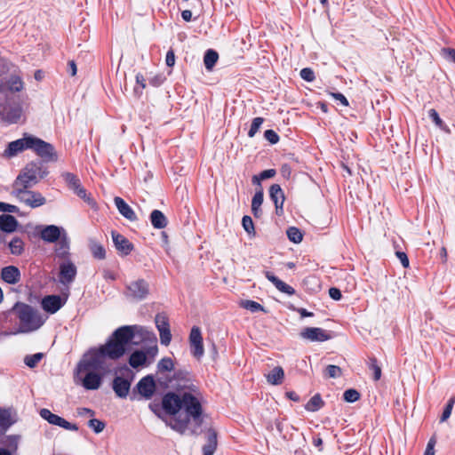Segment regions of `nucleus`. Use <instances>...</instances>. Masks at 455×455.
Returning a JSON list of instances; mask_svg holds the SVG:
<instances>
[{
    "label": "nucleus",
    "instance_id": "f257e3e1",
    "mask_svg": "<svg viewBox=\"0 0 455 455\" xmlns=\"http://www.w3.org/2000/svg\"><path fill=\"white\" fill-rule=\"evenodd\" d=\"M141 330V327L137 325L120 327L105 345L86 352L76 367L75 383L86 390L99 389L103 378L110 371L109 361L124 355L135 334Z\"/></svg>",
    "mask_w": 455,
    "mask_h": 455
},
{
    "label": "nucleus",
    "instance_id": "f03ea898",
    "mask_svg": "<svg viewBox=\"0 0 455 455\" xmlns=\"http://www.w3.org/2000/svg\"><path fill=\"white\" fill-rule=\"evenodd\" d=\"M203 395L195 385L179 393L165 394L162 405L171 416L168 426L180 434H195L203 422Z\"/></svg>",
    "mask_w": 455,
    "mask_h": 455
},
{
    "label": "nucleus",
    "instance_id": "7ed1b4c3",
    "mask_svg": "<svg viewBox=\"0 0 455 455\" xmlns=\"http://www.w3.org/2000/svg\"><path fill=\"white\" fill-rule=\"evenodd\" d=\"M12 311L18 318L19 327L13 331L4 332L5 336L36 331L44 324L48 318L37 309L21 302L16 303Z\"/></svg>",
    "mask_w": 455,
    "mask_h": 455
},
{
    "label": "nucleus",
    "instance_id": "20e7f679",
    "mask_svg": "<svg viewBox=\"0 0 455 455\" xmlns=\"http://www.w3.org/2000/svg\"><path fill=\"white\" fill-rule=\"evenodd\" d=\"M29 149L46 162L56 161L57 155L52 144L30 134Z\"/></svg>",
    "mask_w": 455,
    "mask_h": 455
},
{
    "label": "nucleus",
    "instance_id": "39448f33",
    "mask_svg": "<svg viewBox=\"0 0 455 455\" xmlns=\"http://www.w3.org/2000/svg\"><path fill=\"white\" fill-rule=\"evenodd\" d=\"M12 195L21 203L31 208H36L45 204L46 200L42 194L28 190V188H13Z\"/></svg>",
    "mask_w": 455,
    "mask_h": 455
},
{
    "label": "nucleus",
    "instance_id": "423d86ee",
    "mask_svg": "<svg viewBox=\"0 0 455 455\" xmlns=\"http://www.w3.org/2000/svg\"><path fill=\"white\" fill-rule=\"evenodd\" d=\"M149 293V285L144 279L132 281L126 285V296L133 300L145 299Z\"/></svg>",
    "mask_w": 455,
    "mask_h": 455
},
{
    "label": "nucleus",
    "instance_id": "0eeeda50",
    "mask_svg": "<svg viewBox=\"0 0 455 455\" xmlns=\"http://www.w3.org/2000/svg\"><path fill=\"white\" fill-rule=\"evenodd\" d=\"M38 168L35 164L28 165L17 177L13 188H28L37 183Z\"/></svg>",
    "mask_w": 455,
    "mask_h": 455
},
{
    "label": "nucleus",
    "instance_id": "6e6552de",
    "mask_svg": "<svg viewBox=\"0 0 455 455\" xmlns=\"http://www.w3.org/2000/svg\"><path fill=\"white\" fill-rule=\"evenodd\" d=\"M36 228L40 232L41 238L46 243H57L63 234H67L64 228L55 225L38 226Z\"/></svg>",
    "mask_w": 455,
    "mask_h": 455
},
{
    "label": "nucleus",
    "instance_id": "1a4fd4ad",
    "mask_svg": "<svg viewBox=\"0 0 455 455\" xmlns=\"http://www.w3.org/2000/svg\"><path fill=\"white\" fill-rule=\"evenodd\" d=\"M39 414L44 420H46L48 423L52 425L58 426L70 431L78 430V427L76 424L70 423L67 421L65 419L56 414H53L48 409H42Z\"/></svg>",
    "mask_w": 455,
    "mask_h": 455
},
{
    "label": "nucleus",
    "instance_id": "9d476101",
    "mask_svg": "<svg viewBox=\"0 0 455 455\" xmlns=\"http://www.w3.org/2000/svg\"><path fill=\"white\" fill-rule=\"evenodd\" d=\"M189 344L193 356L197 359L202 358L204 354L203 337L200 329L196 326H194L191 329L189 335Z\"/></svg>",
    "mask_w": 455,
    "mask_h": 455
},
{
    "label": "nucleus",
    "instance_id": "9b49d317",
    "mask_svg": "<svg viewBox=\"0 0 455 455\" xmlns=\"http://www.w3.org/2000/svg\"><path fill=\"white\" fill-rule=\"evenodd\" d=\"M155 322L159 331L161 344L168 346L172 340V333L167 316L163 314H157Z\"/></svg>",
    "mask_w": 455,
    "mask_h": 455
},
{
    "label": "nucleus",
    "instance_id": "f8f14e48",
    "mask_svg": "<svg viewBox=\"0 0 455 455\" xmlns=\"http://www.w3.org/2000/svg\"><path fill=\"white\" fill-rule=\"evenodd\" d=\"M300 337L312 342H323L329 340L331 335L322 328L307 327L301 331Z\"/></svg>",
    "mask_w": 455,
    "mask_h": 455
},
{
    "label": "nucleus",
    "instance_id": "ddd939ff",
    "mask_svg": "<svg viewBox=\"0 0 455 455\" xmlns=\"http://www.w3.org/2000/svg\"><path fill=\"white\" fill-rule=\"evenodd\" d=\"M30 134H24L21 139L12 141L4 150V156L12 157L19 153L29 149Z\"/></svg>",
    "mask_w": 455,
    "mask_h": 455
},
{
    "label": "nucleus",
    "instance_id": "4468645a",
    "mask_svg": "<svg viewBox=\"0 0 455 455\" xmlns=\"http://www.w3.org/2000/svg\"><path fill=\"white\" fill-rule=\"evenodd\" d=\"M24 84L20 77L12 76L8 78H0V92L2 93H14L22 91Z\"/></svg>",
    "mask_w": 455,
    "mask_h": 455
},
{
    "label": "nucleus",
    "instance_id": "2eb2a0df",
    "mask_svg": "<svg viewBox=\"0 0 455 455\" xmlns=\"http://www.w3.org/2000/svg\"><path fill=\"white\" fill-rule=\"evenodd\" d=\"M76 275V267L70 260L60 262V282L63 284L72 283Z\"/></svg>",
    "mask_w": 455,
    "mask_h": 455
},
{
    "label": "nucleus",
    "instance_id": "dca6fc26",
    "mask_svg": "<svg viewBox=\"0 0 455 455\" xmlns=\"http://www.w3.org/2000/svg\"><path fill=\"white\" fill-rule=\"evenodd\" d=\"M54 254L60 262L70 260V242L67 234H63L60 240L55 243Z\"/></svg>",
    "mask_w": 455,
    "mask_h": 455
},
{
    "label": "nucleus",
    "instance_id": "f3484780",
    "mask_svg": "<svg viewBox=\"0 0 455 455\" xmlns=\"http://www.w3.org/2000/svg\"><path fill=\"white\" fill-rule=\"evenodd\" d=\"M65 304V300L58 295H49L42 299L41 305L43 309L48 314H55Z\"/></svg>",
    "mask_w": 455,
    "mask_h": 455
},
{
    "label": "nucleus",
    "instance_id": "a211bd4d",
    "mask_svg": "<svg viewBox=\"0 0 455 455\" xmlns=\"http://www.w3.org/2000/svg\"><path fill=\"white\" fill-rule=\"evenodd\" d=\"M137 389L144 398H151L156 391L154 378L150 375L142 378L137 384Z\"/></svg>",
    "mask_w": 455,
    "mask_h": 455
},
{
    "label": "nucleus",
    "instance_id": "6ab92c4d",
    "mask_svg": "<svg viewBox=\"0 0 455 455\" xmlns=\"http://www.w3.org/2000/svg\"><path fill=\"white\" fill-rule=\"evenodd\" d=\"M269 196L271 200L274 202L275 206V212L277 215L283 213V207L284 203V194L278 184H274L269 188Z\"/></svg>",
    "mask_w": 455,
    "mask_h": 455
},
{
    "label": "nucleus",
    "instance_id": "aec40b11",
    "mask_svg": "<svg viewBox=\"0 0 455 455\" xmlns=\"http://www.w3.org/2000/svg\"><path fill=\"white\" fill-rule=\"evenodd\" d=\"M23 116V108L21 106H12L6 109L2 115L1 119L7 124L18 123Z\"/></svg>",
    "mask_w": 455,
    "mask_h": 455
},
{
    "label": "nucleus",
    "instance_id": "412c9836",
    "mask_svg": "<svg viewBox=\"0 0 455 455\" xmlns=\"http://www.w3.org/2000/svg\"><path fill=\"white\" fill-rule=\"evenodd\" d=\"M112 239L116 250L122 254L128 255L132 251L133 246L124 235L113 231Z\"/></svg>",
    "mask_w": 455,
    "mask_h": 455
},
{
    "label": "nucleus",
    "instance_id": "4be33fe9",
    "mask_svg": "<svg viewBox=\"0 0 455 455\" xmlns=\"http://www.w3.org/2000/svg\"><path fill=\"white\" fill-rule=\"evenodd\" d=\"M114 203L119 213L130 221L137 220V216L134 211L125 203V201L116 196L114 198Z\"/></svg>",
    "mask_w": 455,
    "mask_h": 455
},
{
    "label": "nucleus",
    "instance_id": "5701e85b",
    "mask_svg": "<svg viewBox=\"0 0 455 455\" xmlns=\"http://www.w3.org/2000/svg\"><path fill=\"white\" fill-rule=\"evenodd\" d=\"M206 443L203 447L204 455H213L217 448V432L213 428H209L205 432Z\"/></svg>",
    "mask_w": 455,
    "mask_h": 455
},
{
    "label": "nucleus",
    "instance_id": "b1692460",
    "mask_svg": "<svg viewBox=\"0 0 455 455\" xmlns=\"http://www.w3.org/2000/svg\"><path fill=\"white\" fill-rule=\"evenodd\" d=\"M130 387V381L121 377H116L113 380V389L116 395L121 398H125L128 395Z\"/></svg>",
    "mask_w": 455,
    "mask_h": 455
},
{
    "label": "nucleus",
    "instance_id": "393cba45",
    "mask_svg": "<svg viewBox=\"0 0 455 455\" xmlns=\"http://www.w3.org/2000/svg\"><path fill=\"white\" fill-rule=\"evenodd\" d=\"M265 276L281 292L286 293L288 295H293L295 293V290L291 286H290L289 284L285 283L284 282H283L282 280L277 278L271 272L267 271L265 273Z\"/></svg>",
    "mask_w": 455,
    "mask_h": 455
},
{
    "label": "nucleus",
    "instance_id": "a878e982",
    "mask_svg": "<svg viewBox=\"0 0 455 455\" xmlns=\"http://www.w3.org/2000/svg\"><path fill=\"white\" fill-rule=\"evenodd\" d=\"M1 276L8 283L14 284L20 281V270L13 266L5 267L2 269Z\"/></svg>",
    "mask_w": 455,
    "mask_h": 455
},
{
    "label": "nucleus",
    "instance_id": "bb28decb",
    "mask_svg": "<svg viewBox=\"0 0 455 455\" xmlns=\"http://www.w3.org/2000/svg\"><path fill=\"white\" fill-rule=\"evenodd\" d=\"M18 227L17 220L10 214L0 215V229L4 232L12 233Z\"/></svg>",
    "mask_w": 455,
    "mask_h": 455
},
{
    "label": "nucleus",
    "instance_id": "cd10ccee",
    "mask_svg": "<svg viewBox=\"0 0 455 455\" xmlns=\"http://www.w3.org/2000/svg\"><path fill=\"white\" fill-rule=\"evenodd\" d=\"M267 383L277 386L281 385L284 379V371L282 367L276 366L266 374Z\"/></svg>",
    "mask_w": 455,
    "mask_h": 455
},
{
    "label": "nucleus",
    "instance_id": "c85d7f7f",
    "mask_svg": "<svg viewBox=\"0 0 455 455\" xmlns=\"http://www.w3.org/2000/svg\"><path fill=\"white\" fill-rule=\"evenodd\" d=\"M150 221L155 228L161 229L167 226V219L159 210H154L150 214Z\"/></svg>",
    "mask_w": 455,
    "mask_h": 455
},
{
    "label": "nucleus",
    "instance_id": "c756f323",
    "mask_svg": "<svg viewBox=\"0 0 455 455\" xmlns=\"http://www.w3.org/2000/svg\"><path fill=\"white\" fill-rule=\"evenodd\" d=\"M263 203V191L259 190L255 193L251 200V212L256 218L261 216V204Z\"/></svg>",
    "mask_w": 455,
    "mask_h": 455
},
{
    "label": "nucleus",
    "instance_id": "7c9ffc66",
    "mask_svg": "<svg viewBox=\"0 0 455 455\" xmlns=\"http://www.w3.org/2000/svg\"><path fill=\"white\" fill-rule=\"evenodd\" d=\"M219 60V54L214 50L209 49L204 56V64L208 71H212Z\"/></svg>",
    "mask_w": 455,
    "mask_h": 455
},
{
    "label": "nucleus",
    "instance_id": "2f4dec72",
    "mask_svg": "<svg viewBox=\"0 0 455 455\" xmlns=\"http://www.w3.org/2000/svg\"><path fill=\"white\" fill-rule=\"evenodd\" d=\"M147 355L143 351L133 352L129 359V363L132 368H138L146 364Z\"/></svg>",
    "mask_w": 455,
    "mask_h": 455
},
{
    "label": "nucleus",
    "instance_id": "473e14b6",
    "mask_svg": "<svg viewBox=\"0 0 455 455\" xmlns=\"http://www.w3.org/2000/svg\"><path fill=\"white\" fill-rule=\"evenodd\" d=\"M323 406V401L320 395H315L305 405V409L308 411H317Z\"/></svg>",
    "mask_w": 455,
    "mask_h": 455
},
{
    "label": "nucleus",
    "instance_id": "72a5a7b5",
    "mask_svg": "<svg viewBox=\"0 0 455 455\" xmlns=\"http://www.w3.org/2000/svg\"><path fill=\"white\" fill-rule=\"evenodd\" d=\"M74 193L76 194V196L83 199L84 202H86L90 206L95 207V201L90 195L87 194L85 188L82 186V184L78 186V188H76L74 190Z\"/></svg>",
    "mask_w": 455,
    "mask_h": 455
},
{
    "label": "nucleus",
    "instance_id": "f704fd0d",
    "mask_svg": "<svg viewBox=\"0 0 455 455\" xmlns=\"http://www.w3.org/2000/svg\"><path fill=\"white\" fill-rule=\"evenodd\" d=\"M9 248L11 250V252L14 255H20L22 253L24 250V243L23 241L19 237H14L10 243H9Z\"/></svg>",
    "mask_w": 455,
    "mask_h": 455
},
{
    "label": "nucleus",
    "instance_id": "c9c22d12",
    "mask_svg": "<svg viewBox=\"0 0 455 455\" xmlns=\"http://www.w3.org/2000/svg\"><path fill=\"white\" fill-rule=\"evenodd\" d=\"M174 369V363L170 357L162 358L157 363L159 372L172 371Z\"/></svg>",
    "mask_w": 455,
    "mask_h": 455
},
{
    "label": "nucleus",
    "instance_id": "e433bc0d",
    "mask_svg": "<svg viewBox=\"0 0 455 455\" xmlns=\"http://www.w3.org/2000/svg\"><path fill=\"white\" fill-rule=\"evenodd\" d=\"M240 306L252 313L258 311H264V307L254 300L245 299L240 302Z\"/></svg>",
    "mask_w": 455,
    "mask_h": 455
},
{
    "label": "nucleus",
    "instance_id": "4c0bfd02",
    "mask_svg": "<svg viewBox=\"0 0 455 455\" xmlns=\"http://www.w3.org/2000/svg\"><path fill=\"white\" fill-rule=\"evenodd\" d=\"M286 234H287L289 240L294 243H299L302 241V238H303L302 233L299 228H297L295 227L289 228L286 231Z\"/></svg>",
    "mask_w": 455,
    "mask_h": 455
},
{
    "label": "nucleus",
    "instance_id": "58836bf2",
    "mask_svg": "<svg viewBox=\"0 0 455 455\" xmlns=\"http://www.w3.org/2000/svg\"><path fill=\"white\" fill-rule=\"evenodd\" d=\"M90 249H91L92 255L95 258L100 259H102L105 258L106 251L100 243L92 241L90 243Z\"/></svg>",
    "mask_w": 455,
    "mask_h": 455
},
{
    "label": "nucleus",
    "instance_id": "ea45409f",
    "mask_svg": "<svg viewBox=\"0 0 455 455\" xmlns=\"http://www.w3.org/2000/svg\"><path fill=\"white\" fill-rule=\"evenodd\" d=\"M63 179L68 185L69 188L72 189L73 191L76 188H78V186L81 184L80 180L76 175L70 172L64 173Z\"/></svg>",
    "mask_w": 455,
    "mask_h": 455
},
{
    "label": "nucleus",
    "instance_id": "a19ab883",
    "mask_svg": "<svg viewBox=\"0 0 455 455\" xmlns=\"http://www.w3.org/2000/svg\"><path fill=\"white\" fill-rule=\"evenodd\" d=\"M42 357H43V354L36 353L32 355H27L24 359V362H25L26 365L28 366L29 368H34L35 366L37 365V363L40 362Z\"/></svg>",
    "mask_w": 455,
    "mask_h": 455
},
{
    "label": "nucleus",
    "instance_id": "79ce46f5",
    "mask_svg": "<svg viewBox=\"0 0 455 455\" xmlns=\"http://www.w3.org/2000/svg\"><path fill=\"white\" fill-rule=\"evenodd\" d=\"M264 122V119L262 117H255L252 122H251V128L248 132V136L250 138H252L255 136V134L258 132V131L259 130L261 124H263Z\"/></svg>",
    "mask_w": 455,
    "mask_h": 455
},
{
    "label": "nucleus",
    "instance_id": "37998d69",
    "mask_svg": "<svg viewBox=\"0 0 455 455\" xmlns=\"http://www.w3.org/2000/svg\"><path fill=\"white\" fill-rule=\"evenodd\" d=\"M343 397L346 402L354 403L360 398V395L355 389H347L344 392Z\"/></svg>",
    "mask_w": 455,
    "mask_h": 455
},
{
    "label": "nucleus",
    "instance_id": "c03bdc74",
    "mask_svg": "<svg viewBox=\"0 0 455 455\" xmlns=\"http://www.w3.org/2000/svg\"><path fill=\"white\" fill-rule=\"evenodd\" d=\"M242 225H243V228H244V230L249 235H251V234L254 235V225H253V221L250 216H243V218L242 220Z\"/></svg>",
    "mask_w": 455,
    "mask_h": 455
},
{
    "label": "nucleus",
    "instance_id": "a18cd8bd",
    "mask_svg": "<svg viewBox=\"0 0 455 455\" xmlns=\"http://www.w3.org/2000/svg\"><path fill=\"white\" fill-rule=\"evenodd\" d=\"M88 425L96 434L101 433L105 428V424L97 419H90Z\"/></svg>",
    "mask_w": 455,
    "mask_h": 455
},
{
    "label": "nucleus",
    "instance_id": "49530a36",
    "mask_svg": "<svg viewBox=\"0 0 455 455\" xmlns=\"http://www.w3.org/2000/svg\"><path fill=\"white\" fill-rule=\"evenodd\" d=\"M369 367H370V369L373 372V379H374V380H379L380 379V377H381V369L378 365L377 360L374 359V358L371 359Z\"/></svg>",
    "mask_w": 455,
    "mask_h": 455
},
{
    "label": "nucleus",
    "instance_id": "de8ad7c7",
    "mask_svg": "<svg viewBox=\"0 0 455 455\" xmlns=\"http://www.w3.org/2000/svg\"><path fill=\"white\" fill-rule=\"evenodd\" d=\"M326 374L329 378H339L341 375V369L336 365H328L326 368Z\"/></svg>",
    "mask_w": 455,
    "mask_h": 455
},
{
    "label": "nucleus",
    "instance_id": "09e8293b",
    "mask_svg": "<svg viewBox=\"0 0 455 455\" xmlns=\"http://www.w3.org/2000/svg\"><path fill=\"white\" fill-rule=\"evenodd\" d=\"M300 76L307 82H312L315 79L314 71L309 68H305L300 70Z\"/></svg>",
    "mask_w": 455,
    "mask_h": 455
},
{
    "label": "nucleus",
    "instance_id": "8fccbe9b",
    "mask_svg": "<svg viewBox=\"0 0 455 455\" xmlns=\"http://www.w3.org/2000/svg\"><path fill=\"white\" fill-rule=\"evenodd\" d=\"M264 136L267 140H268L271 144H275L279 140V136L273 130H267L264 133Z\"/></svg>",
    "mask_w": 455,
    "mask_h": 455
},
{
    "label": "nucleus",
    "instance_id": "3c124183",
    "mask_svg": "<svg viewBox=\"0 0 455 455\" xmlns=\"http://www.w3.org/2000/svg\"><path fill=\"white\" fill-rule=\"evenodd\" d=\"M12 423L11 412L6 410L0 411V424L9 425Z\"/></svg>",
    "mask_w": 455,
    "mask_h": 455
},
{
    "label": "nucleus",
    "instance_id": "603ef678",
    "mask_svg": "<svg viewBox=\"0 0 455 455\" xmlns=\"http://www.w3.org/2000/svg\"><path fill=\"white\" fill-rule=\"evenodd\" d=\"M442 55L447 60L452 61L455 63V50L451 48H445L442 50Z\"/></svg>",
    "mask_w": 455,
    "mask_h": 455
},
{
    "label": "nucleus",
    "instance_id": "864d4df0",
    "mask_svg": "<svg viewBox=\"0 0 455 455\" xmlns=\"http://www.w3.org/2000/svg\"><path fill=\"white\" fill-rule=\"evenodd\" d=\"M428 116L432 119V121L438 126V127H442L443 126V121L442 119L440 118L438 113L436 112V110L435 109H430L428 111Z\"/></svg>",
    "mask_w": 455,
    "mask_h": 455
},
{
    "label": "nucleus",
    "instance_id": "5fc2aeb1",
    "mask_svg": "<svg viewBox=\"0 0 455 455\" xmlns=\"http://www.w3.org/2000/svg\"><path fill=\"white\" fill-rule=\"evenodd\" d=\"M435 439L434 437L430 438L427 443L426 451L424 455H435Z\"/></svg>",
    "mask_w": 455,
    "mask_h": 455
},
{
    "label": "nucleus",
    "instance_id": "6e6d98bb",
    "mask_svg": "<svg viewBox=\"0 0 455 455\" xmlns=\"http://www.w3.org/2000/svg\"><path fill=\"white\" fill-rule=\"evenodd\" d=\"M165 63L168 67H173L175 64V54L172 50H169L166 53Z\"/></svg>",
    "mask_w": 455,
    "mask_h": 455
},
{
    "label": "nucleus",
    "instance_id": "4d7b16f0",
    "mask_svg": "<svg viewBox=\"0 0 455 455\" xmlns=\"http://www.w3.org/2000/svg\"><path fill=\"white\" fill-rule=\"evenodd\" d=\"M396 256L400 259L401 264L403 267H408L410 265L409 259L405 252L403 251H396Z\"/></svg>",
    "mask_w": 455,
    "mask_h": 455
},
{
    "label": "nucleus",
    "instance_id": "13d9d810",
    "mask_svg": "<svg viewBox=\"0 0 455 455\" xmlns=\"http://www.w3.org/2000/svg\"><path fill=\"white\" fill-rule=\"evenodd\" d=\"M329 295L334 300H339L341 299V292L336 287H331L329 289Z\"/></svg>",
    "mask_w": 455,
    "mask_h": 455
},
{
    "label": "nucleus",
    "instance_id": "bf43d9fd",
    "mask_svg": "<svg viewBox=\"0 0 455 455\" xmlns=\"http://www.w3.org/2000/svg\"><path fill=\"white\" fill-rule=\"evenodd\" d=\"M331 95L332 96V98L339 100L343 106H346V107L348 106V101H347V98L342 93L332 92V93H331Z\"/></svg>",
    "mask_w": 455,
    "mask_h": 455
},
{
    "label": "nucleus",
    "instance_id": "052dcab7",
    "mask_svg": "<svg viewBox=\"0 0 455 455\" xmlns=\"http://www.w3.org/2000/svg\"><path fill=\"white\" fill-rule=\"evenodd\" d=\"M2 212L15 213L18 212V207L12 204L3 203Z\"/></svg>",
    "mask_w": 455,
    "mask_h": 455
},
{
    "label": "nucleus",
    "instance_id": "680f3d73",
    "mask_svg": "<svg viewBox=\"0 0 455 455\" xmlns=\"http://www.w3.org/2000/svg\"><path fill=\"white\" fill-rule=\"evenodd\" d=\"M275 171L274 169H268V170H265L263 172H261L259 174H260V179L261 180H267V179H270L272 177H274L275 175Z\"/></svg>",
    "mask_w": 455,
    "mask_h": 455
},
{
    "label": "nucleus",
    "instance_id": "e2e57ef3",
    "mask_svg": "<svg viewBox=\"0 0 455 455\" xmlns=\"http://www.w3.org/2000/svg\"><path fill=\"white\" fill-rule=\"evenodd\" d=\"M281 174L283 178L289 179L291 174V169L288 164H283L281 167Z\"/></svg>",
    "mask_w": 455,
    "mask_h": 455
},
{
    "label": "nucleus",
    "instance_id": "0e129e2a",
    "mask_svg": "<svg viewBox=\"0 0 455 455\" xmlns=\"http://www.w3.org/2000/svg\"><path fill=\"white\" fill-rule=\"evenodd\" d=\"M164 79L161 76H155L149 80V84L153 86H159L162 84Z\"/></svg>",
    "mask_w": 455,
    "mask_h": 455
},
{
    "label": "nucleus",
    "instance_id": "69168bd1",
    "mask_svg": "<svg viewBox=\"0 0 455 455\" xmlns=\"http://www.w3.org/2000/svg\"><path fill=\"white\" fill-rule=\"evenodd\" d=\"M136 83L138 85H140L141 90L146 88L145 78L141 74L136 75Z\"/></svg>",
    "mask_w": 455,
    "mask_h": 455
},
{
    "label": "nucleus",
    "instance_id": "338daca9",
    "mask_svg": "<svg viewBox=\"0 0 455 455\" xmlns=\"http://www.w3.org/2000/svg\"><path fill=\"white\" fill-rule=\"evenodd\" d=\"M78 414L80 416H93L94 415V411L91 409H88V408H81L78 410Z\"/></svg>",
    "mask_w": 455,
    "mask_h": 455
},
{
    "label": "nucleus",
    "instance_id": "774afa93",
    "mask_svg": "<svg viewBox=\"0 0 455 455\" xmlns=\"http://www.w3.org/2000/svg\"><path fill=\"white\" fill-rule=\"evenodd\" d=\"M451 411L452 410L451 408L445 407L441 416V421L444 422L445 420H447L450 418Z\"/></svg>",
    "mask_w": 455,
    "mask_h": 455
}]
</instances>
